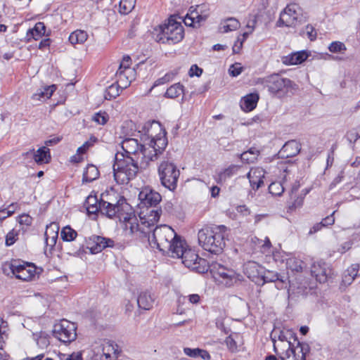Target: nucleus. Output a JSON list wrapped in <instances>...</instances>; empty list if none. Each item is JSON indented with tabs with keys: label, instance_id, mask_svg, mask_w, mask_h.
I'll use <instances>...</instances> for the list:
<instances>
[{
	"label": "nucleus",
	"instance_id": "f257e3e1",
	"mask_svg": "<svg viewBox=\"0 0 360 360\" xmlns=\"http://www.w3.org/2000/svg\"><path fill=\"white\" fill-rule=\"evenodd\" d=\"M227 237L228 229L224 225L205 226L198 233L200 246L205 250L217 255L223 252Z\"/></svg>",
	"mask_w": 360,
	"mask_h": 360
},
{
	"label": "nucleus",
	"instance_id": "f03ea898",
	"mask_svg": "<svg viewBox=\"0 0 360 360\" xmlns=\"http://www.w3.org/2000/svg\"><path fill=\"white\" fill-rule=\"evenodd\" d=\"M182 242L181 237L174 230L167 225L156 226L151 236H148V243L152 248H156L163 254L174 257V250Z\"/></svg>",
	"mask_w": 360,
	"mask_h": 360
},
{
	"label": "nucleus",
	"instance_id": "7ed1b4c3",
	"mask_svg": "<svg viewBox=\"0 0 360 360\" xmlns=\"http://www.w3.org/2000/svg\"><path fill=\"white\" fill-rule=\"evenodd\" d=\"M143 136L141 140L143 142L148 141V145L152 146L162 154L167 146L166 130L158 121H148L142 127Z\"/></svg>",
	"mask_w": 360,
	"mask_h": 360
},
{
	"label": "nucleus",
	"instance_id": "20e7f679",
	"mask_svg": "<svg viewBox=\"0 0 360 360\" xmlns=\"http://www.w3.org/2000/svg\"><path fill=\"white\" fill-rule=\"evenodd\" d=\"M85 205L89 214L101 212L108 217L112 218L123 208V205L127 206V203L123 197L113 204L103 200H98L96 195H89L86 199Z\"/></svg>",
	"mask_w": 360,
	"mask_h": 360
},
{
	"label": "nucleus",
	"instance_id": "39448f33",
	"mask_svg": "<svg viewBox=\"0 0 360 360\" xmlns=\"http://www.w3.org/2000/svg\"><path fill=\"white\" fill-rule=\"evenodd\" d=\"M174 257H181L182 263L188 269L200 274H204L208 271V262L200 257L195 251L186 249L183 240L174 250Z\"/></svg>",
	"mask_w": 360,
	"mask_h": 360
},
{
	"label": "nucleus",
	"instance_id": "423d86ee",
	"mask_svg": "<svg viewBox=\"0 0 360 360\" xmlns=\"http://www.w3.org/2000/svg\"><path fill=\"white\" fill-rule=\"evenodd\" d=\"M184 36V29L176 20L169 18L168 22L160 26V32L155 37L158 42L174 44L181 41Z\"/></svg>",
	"mask_w": 360,
	"mask_h": 360
},
{
	"label": "nucleus",
	"instance_id": "0eeeda50",
	"mask_svg": "<svg viewBox=\"0 0 360 360\" xmlns=\"http://www.w3.org/2000/svg\"><path fill=\"white\" fill-rule=\"evenodd\" d=\"M262 83L273 94H293L298 89V86L288 78H283L278 74L271 75L262 79Z\"/></svg>",
	"mask_w": 360,
	"mask_h": 360
},
{
	"label": "nucleus",
	"instance_id": "6e6552de",
	"mask_svg": "<svg viewBox=\"0 0 360 360\" xmlns=\"http://www.w3.org/2000/svg\"><path fill=\"white\" fill-rule=\"evenodd\" d=\"M161 184L168 190L174 191L177 187L180 171L176 165L169 160H162L158 168Z\"/></svg>",
	"mask_w": 360,
	"mask_h": 360
},
{
	"label": "nucleus",
	"instance_id": "1a4fd4ad",
	"mask_svg": "<svg viewBox=\"0 0 360 360\" xmlns=\"http://www.w3.org/2000/svg\"><path fill=\"white\" fill-rule=\"evenodd\" d=\"M77 327L72 322L62 320L53 326V335L63 343H70L77 338Z\"/></svg>",
	"mask_w": 360,
	"mask_h": 360
},
{
	"label": "nucleus",
	"instance_id": "9d476101",
	"mask_svg": "<svg viewBox=\"0 0 360 360\" xmlns=\"http://www.w3.org/2000/svg\"><path fill=\"white\" fill-rule=\"evenodd\" d=\"M300 7L296 4H290L281 13L276 25L278 27H294L296 25L297 22H302L300 18Z\"/></svg>",
	"mask_w": 360,
	"mask_h": 360
},
{
	"label": "nucleus",
	"instance_id": "9b49d317",
	"mask_svg": "<svg viewBox=\"0 0 360 360\" xmlns=\"http://www.w3.org/2000/svg\"><path fill=\"white\" fill-rule=\"evenodd\" d=\"M8 266L11 273L18 279L29 281L34 276L35 266L30 263L21 264L20 261L13 260Z\"/></svg>",
	"mask_w": 360,
	"mask_h": 360
},
{
	"label": "nucleus",
	"instance_id": "f8f14e48",
	"mask_svg": "<svg viewBox=\"0 0 360 360\" xmlns=\"http://www.w3.org/2000/svg\"><path fill=\"white\" fill-rule=\"evenodd\" d=\"M309 352V346L307 343L297 342V346L285 349L279 355L281 360H306V355Z\"/></svg>",
	"mask_w": 360,
	"mask_h": 360
},
{
	"label": "nucleus",
	"instance_id": "ddd939ff",
	"mask_svg": "<svg viewBox=\"0 0 360 360\" xmlns=\"http://www.w3.org/2000/svg\"><path fill=\"white\" fill-rule=\"evenodd\" d=\"M120 154L117 153L115 157V163L113 165L116 169H122L124 172L128 173L129 176H136L138 171V161L131 156L120 154L122 158H119Z\"/></svg>",
	"mask_w": 360,
	"mask_h": 360
},
{
	"label": "nucleus",
	"instance_id": "4468645a",
	"mask_svg": "<svg viewBox=\"0 0 360 360\" xmlns=\"http://www.w3.org/2000/svg\"><path fill=\"white\" fill-rule=\"evenodd\" d=\"M292 338H295V334L292 330L283 329V330H277L274 329L271 333V339L274 343V351L276 354H278L277 345L276 344V340H279L281 343L279 345L283 349H287L292 345L290 340Z\"/></svg>",
	"mask_w": 360,
	"mask_h": 360
},
{
	"label": "nucleus",
	"instance_id": "2eb2a0df",
	"mask_svg": "<svg viewBox=\"0 0 360 360\" xmlns=\"http://www.w3.org/2000/svg\"><path fill=\"white\" fill-rule=\"evenodd\" d=\"M129 206L128 203L127 206L123 205V208L121 209L119 213H117L115 216H117V217L120 218V220L122 221V228L125 231V233L127 235H132L134 232L139 230V224L138 219L134 213H127L125 215L122 214V211Z\"/></svg>",
	"mask_w": 360,
	"mask_h": 360
},
{
	"label": "nucleus",
	"instance_id": "dca6fc26",
	"mask_svg": "<svg viewBox=\"0 0 360 360\" xmlns=\"http://www.w3.org/2000/svg\"><path fill=\"white\" fill-rule=\"evenodd\" d=\"M86 245L91 253L96 254L101 252L105 248L114 247L115 242L110 238L94 235L86 240Z\"/></svg>",
	"mask_w": 360,
	"mask_h": 360
},
{
	"label": "nucleus",
	"instance_id": "f3484780",
	"mask_svg": "<svg viewBox=\"0 0 360 360\" xmlns=\"http://www.w3.org/2000/svg\"><path fill=\"white\" fill-rule=\"evenodd\" d=\"M161 154L158 153V150L148 145V143L143 142V146L141 148L139 156L141 157V167L146 169L150 165V162H154L158 159Z\"/></svg>",
	"mask_w": 360,
	"mask_h": 360
},
{
	"label": "nucleus",
	"instance_id": "a211bd4d",
	"mask_svg": "<svg viewBox=\"0 0 360 360\" xmlns=\"http://www.w3.org/2000/svg\"><path fill=\"white\" fill-rule=\"evenodd\" d=\"M331 269L325 262L314 263L311 268V274L320 283H324L328 281Z\"/></svg>",
	"mask_w": 360,
	"mask_h": 360
},
{
	"label": "nucleus",
	"instance_id": "6ab92c4d",
	"mask_svg": "<svg viewBox=\"0 0 360 360\" xmlns=\"http://www.w3.org/2000/svg\"><path fill=\"white\" fill-rule=\"evenodd\" d=\"M301 150V144L296 140L287 141L278 151V158L287 159L296 156Z\"/></svg>",
	"mask_w": 360,
	"mask_h": 360
},
{
	"label": "nucleus",
	"instance_id": "aec40b11",
	"mask_svg": "<svg viewBox=\"0 0 360 360\" xmlns=\"http://www.w3.org/2000/svg\"><path fill=\"white\" fill-rule=\"evenodd\" d=\"M276 281H278V283L276 285L278 289L287 288L286 285L285 286H284L285 283V279L284 278V276H281L276 271L264 270L263 269L259 285H263L266 283H273Z\"/></svg>",
	"mask_w": 360,
	"mask_h": 360
},
{
	"label": "nucleus",
	"instance_id": "412c9836",
	"mask_svg": "<svg viewBox=\"0 0 360 360\" xmlns=\"http://www.w3.org/2000/svg\"><path fill=\"white\" fill-rule=\"evenodd\" d=\"M263 268L255 262H248L244 265L245 274L257 285H260Z\"/></svg>",
	"mask_w": 360,
	"mask_h": 360
},
{
	"label": "nucleus",
	"instance_id": "4be33fe9",
	"mask_svg": "<svg viewBox=\"0 0 360 360\" xmlns=\"http://www.w3.org/2000/svg\"><path fill=\"white\" fill-rule=\"evenodd\" d=\"M139 199L141 203L146 207H155L161 201L160 194L153 190L142 191L139 193Z\"/></svg>",
	"mask_w": 360,
	"mask_h": 360
},
{
	"label": "nucleus",
	"instance_id": "5701e85b",
	"mask_svg": "<svg viewBox=\"0 0 360 360\" xmlns=\"http://www.w3.org/2000/svg\"><path fill=\"white\" fill-rule=\"evenodd\" d=\"M143 144L139 143L138 140L133 138H127L125 139L122 142V148L124 152V155L130 156L131 155H134L137 156V159L139 158V153L141 151V148Z\"/></svg>",
	"mask_w": 360,
	"mask_h": 360
},
{
	"label": "nucleus",
	"instance_id": "b1692460",
	"mask_svg": "<svg viewBox=\"0 0 360 360\" xmlns=\"http://www.w3.org/2000/svg\"><path fill=\"white\" fill-rule=\"evenodd\" d=\"M309 54L305 51H301L292 53L288 56H284L282 61L285 65H298L304 62L308 58Z\"/></svg>",
	"mask_w": 360,
	"mask_h": 360
},
{
	"label": "nucleus",
	"instance_id": "393cba45",
	"mask_svg": "<svg viewBox=\"0 0 360 360\" xmlns=\"http://www.w3.org/2000/svg\"><path fill=\"white\" fill-rule=\"evenodd\" d=\"M250 184L254 190H257L264 184V172L262 169L251 170L247 174Z\"/></svg>",
	"mask_w": 360,
	"mask_h": 360
},
{
	"label": "nucleus",
	"instance_id": "a878e982",
	"mask_svg": "<svg viewBox=\"0 0 360 360\" xmlns=\"http://www.w3.org/2000/svg\"><path fill=\"white\" fill-rule=\"evenodd\" d=\"M154 302L155 298L153 295L148 290L141 292L137 298L139 307L145 310L151 309Z\"/></svg>",
	"mask_w": 360,
	"mask_h": 360
},
{
	"label": "nucleus",
	"instance_id": "bb28decb",
	"mask_svg": "<svg viewBox=\"0 0 360 360\" xmlns=\"http://www.w3.org/2000/svg\"><path fill=\"white\" fill-rule=\"evenodd\" d=\"M30 153H33L34 159L37 164L48 163L51 158L50 150L45 146L39 148L36 152L32 149L27 154Z\"/></svg>",
	"mask_w": 360,
	"mask_h": 360
},
{
	"label": "nucleus",
	"instance_id": "cd10ccee",
	"mask_svg": "<svg viewBox=\"0 0 360 360\" xmlns=\"http://www.w3.org/2000/svg\"><path fill=\"white\" fill-rule=\"evenodd\" d=\"M203 5L191 6L188 12V14L197 22L198 27H200L201 22H205L208 16L207 14L203 13Z\"/></svg>",
	"mask_w": 360,
	"mask_h": 360
},
{
	"label": "nucleus",
	"instance_id": "c85d7f7f",
	"mask_svg": "<svg viewBox=\"0 0 360 360\" xmlns=\"http://www.w3.org/2000/svg\"><path fill=\"white\" fill-rule=\"evenodd\" d=\"M259 101V95L257 94H250L243 97L240 106L241 108L246 112L254 110Z\"/></svg>",
	"mask_w": 360,
	"mask_h": 360
},
{
	"label": "nucleus",
	"instance_id": "c756f323",
	"mask_svg": "<svg viewBox=\"0 0 360 360\" xmlns=\"http://www.w3.org/2000/svg\"><path fill=\"white\" fill-rule=\"evenodd\" d=\"M99 171L94 165H88L83 173L82 182L89 183L99 177Z\"/></svg>",
	"mask_w": 360,
	"mask_h": 360
},
{
	"label": "nucleus",
	"instance_id": "7c9ffc66",
	"mask_svg": "<svg viewBox=\"0 0 360 360\" xmlns=\"http://www.w3.org/2000/svg\"><path fill=\"white\" fill-rule=\"evenodd\" d=\"M46 26L44 22H38L35 24L32 29L29 30L27 36L33 38L35 40H38L40 37L45 34Z\"/></svg>",
	"mask_w": 360,
	"mask_h": 360
},
{
	"label": "nucleus",
	"instance_id": "2f4dec72",
	"mask_svg": "<svg viewBox=\"0 0 360 360\" xmlns=\"http://www.w3.org/2000/svg\"><path fill=\"white\" fill-rule=\"evenodd\" d=\"M56 89V86L54 84L45 86L42 89H39L37 93L34 94L32 98L34 101H40L41 98L48 99L52 96Z\"/></svg>",
	"mask_w": 360,
	"mask_h": 360
},
{
	"label": "nucleus",
	"instance_id": "473e14b6",
	"mask_svg": "<svg viewBox=\"0 0 360 360\" xmlns=\"http://www.w3.org/2000/svg\"><path fill=\"white\" fill-rule=\"evenodd\" d=\"M184 86L178 82L170 86L165 94V97L169 98H176L180 95H184Z\"/></svg>",
	"mask_w": 360,
	"mask_h": 360
},
{
	"label": "nucleus",
	"instance_id": "72a5a7b5",
	"mask_svg": "<svg viewBox=\"0 0 360 360\" xmlns=\"http://www.w3.org/2000/svg\"><path fill=\"white\" fill-rule=\"evenodd\" d=\"M240 27L239 21L234 18H229L224 20L222 25L219 27L220 32L226 33L231 31L236 30Z\"/></svg>",
	"mask_w": 360,
	"mask_h": 360
},
{
	"label": "nucleus",
	"instance_id": "f704fd0d",
	"mask_svg": "<svg viewBox=\"0 0 360 360\" xmlns=\"http://www.w3.org/2000/svg\"><path fill=\"white\" fill-rule=\"evenodd\" d=\"M88 34L85 31L77 30L72 32L69 41L72 44H82L86 41Z\"/></svg>",
	"mask_w": 360,
	"mask_h": 360
},
{
	"label": "nucleus",
	"instance_id": "c9c22d12",
	"mask_svg": "<svg viewBox=\"0 0 360 360\" xmlns=\"http://www.w3.org/2000/svg\"><path fill=\"white\" fill-rule=\"evenodd\" d=\"M113 174L116 182L119 184H127L135 176H129L128 173L124 172L122 169H116L113 166Z\"/></svg>",
	"mask_w": 360,
	"mask_h": 360
},
{
	"label": "nucleus",
	"instance_id": "e433bc0d",
	"mask_svg": "<svg viewBox=\"0 0 360 360\" xmlns=\"http://www.w3.org/2000/svg\"><path fill=\"white\" fill-rule=\"evenodd\" d=\"M304 264L303 261L296 257H290L286 260V266L292 271H302Z\"/></svg>",
	"mask_w": 360,
	"mask_h": 360
},
{
	"label": "nucleus",
	"instance_id": "4c0bfd02",
	"mask_svg": "<svg viewBox=\"0 0 360 360\" xmlns=\"http://www.w3.org/2000/svg\"><path fill=\"white\" fill-rule=\"evenodd\" d=\"M239 166L231 165L228 168L221 172L218 175V183L225 181L228 178L232 176L238 170Z\"/></svg>",
	"mask_w": 360,
	"mask_h": 360
},
{
	"label": "nucleus",
	"instance_id": "58836bf2",
	"mask_svg": "<svg viewBox=\"0 0 360 360\" xmlns=\"http://www.w3.org/2000/svg\"><path fill=\"white\" fill-rule=\"evenodd\" d=\"M60 236L63 240L70 242L74 240L77 238V233L70 226H66L64 228H63L60 232Z\"/></svg>",
	"mask_w": 360,
	"mask_h": 360
},
{
	"label": "nucleus",
	"instance_id": "ea45409f",
	"mask_svg": "<svg viewBox=\"0 0 360 360\" xmlns=\"http://www.w3.org/2000/svg\"><path fill=\"white\" fill-rule=\"evenodd\" d=\"M179 71L177 69L166 73L162 77L158 79L155 82L153 87L162 85L170 82L176 77V75H177Z\"/></svg>",
	"mask_w": 360,
	"mask_h": 360
},
{
	"label": "nucleus",
	"instance_id": "a19ab883",
	"mask_svg": "<svg viewBox=\"0 0 360 360\" xmlns=\"http://www.w3.org/2000/svg\"><path fill=\"white\" fill-rule=\"evenodd\" d=\"M8 330L7 322L0 318V349H3V345L8 338Z\"/></svg>",
	"mask_w": 360,
	"mask_h": 360
},
{
	"label": "nucleus",
	"instance_id": "79ce46f5",
	"mask_svg": "<svg viewBox=\"0 0 360 360\" xmlns=\"http://www.w3.org/2000/svg\"><path fill=\"white\" fill-rule=\"evenodd\" d=\"M226 269L224 266L217 262H212L211 264L208 263V270L210 271L214 276H220L221 273L225 271Z\"/></svg>",
	"mask_w": 360,
	"mask_h": 360
},
{
	"label": "nucleus",
	"instance_id": "37998d69",
	"mask_svg": "<svg viewBox=\"0 0 360 360\" xmlns=\"http://www.w3.org/2000/svg\"><path fill=\"white\" fill-rule=\"evenodd\" d=\"M284 186L281 181L272 182L269 186V191L274 195H281L284 192Z\"/></svg>",
	"mask_w": 360,
	"mask_h": 360
},
{
	"label": "nucleus",
	"instance_id": "c03bdc74",
	"mask_svg": "<svg viewBox=\"0 0 360 360\" xmlns=\"http://www.w3.org/2000/svg\"><path fill=\"white\" fill-rule=\"evenodd\" d=\"M134 7V1L121 0L120 1V12L122 14H128Z\"/></svg>",
	"mask_w": 360,
	"mask_h": 360
},
{
	"label": "nucleus",
	"instance_id": "a18cd8bd",
	"mask_svg": "<svg viewBox=\"0 0 360 360\" xmlns=\"http://www.w3.org/2000/svg\"><path fill=\"white\" fill-rule=\"evenodd\" d=\"M328 50L332 53H342L347 50V48L344 43L337 41L329 45Z\"/></svg>",
	"mask_w": 360,
	"mask_h": 360
},
{
	"label": "nucleus",
	"instance_id": "49530a36",
	"mask_svg": "<svg viewBox=\"0 0 360 360\" xmlns=\"http://www.w3.org/2000/svg\"><path fill=\"white\" fill-rule=\"evenodd\" d=\"M59 225L56 222H52L46 226L44 236H58Z\"/></svg>",
	"mask_w": 360,
	"mask_h": 360
},
{
	"label": "nucleus",
	"instance_id": "de8ad7c7",
	"mask_svg": "<svg viewBox=\"0 0 360 360\" xmlns=\"http://www.w3.org/2000/svg\"><path fill=\"white\" fill-rule=\"evenodd\" d=\"M118 95V86L115 84H112L106 89L105 92V98L110 100L116 98Z\"/></svg>",
	"mask_w": 360,
	"mask_h": 360
},
{
	"label": "nucleus",
	"instance_id": "09e8293b",
	"mask_svg": "<svg viewBox=\"0 0 360 360\" xmlns=\"http://www.w3.org/2000/svg\"><path fill=\"white\" fill-rule=\"evenodd\" d=\"M16 206V202H13L8 206L7 208H2L0 210V222L11 216L14 212L15 210H10L11 207Z\"/></svg>",
	"mask_w": 360,
	"mask_h": 360
},
{
	"label": "nucleus",
	"instance_id": "8fccbe9b",
	"mask_svg": "<svg viewBox=\"0 0 360 360\" xmlns=\"http://www.w3.org/2000/svg\"><path fill=\"white\" fill-rule=\"evenodd\" d=\"M97 141V139L95 136H92L90 139V141H87L84 143L82 146L77 148V153L79 154H84L86 152V150L93 146V143Z\"/></svg>",
	"mask_w": 360,
	"mask_h": 360
},
{
	"label": "nucleus",
	"instance_id": "3c124183",
	"mask_svg": "<svg viewBox=\"0 0 360 360\" xmlns=\"http://www.w3.org/2000/svg\"><path fill=\"white\" fill-rule=\"evenodd\" d=\"M236 273L231 269H226L225 271L221 273V276H219L224 280H227L226 284H230L233 278H235Z\"/></svg>",
	"mask_w": 360,
	"mask_h": 360
},
{
	"label": "nucleus",
	"instance_id": "603ef678",
	"mask_svg": "<svg viewBox=\"0 0 360 360\" xmlns=\"http://www.w3.org/2000/svg\"><path fill=\"white\" fill-rule=\"evenodd\" d=\"M108 120V116L105 112H97L93 117V120L99 124H105Z\"/></svg>",
	"mask_w": 360,
	"mask_h": 360
},
{
	"label": "nucleus",
	"instance_id": "864d4df0",
	"mask_svg": "<svg viewBox=\"0 0 360 360\" xmlns=\"http://www.w3.org/2000/svg\"><path fill=\"white\" fill-rule=\"evenodd\" d=\"M17 237L18 233L15 232L13 229L9 231L6 236V245H12L15 242Z\"/></svg>",
	"mask_w": 360,
	"mask_h": 360
},
{
	"label": "nucleus",
	"instance_id": "5fc2aeb1",
	"mask_svg": "<svg viewBox=\"0 0 360 360\" xmlns=\"http://www.w3.org/2000/svg\"><path fill=\"white\" fill-rule=\"evenodd\" d=\"M225 343L228 347V349L232 352H236L237 351V344L236 340L233 338L232 335L228 336L225 340Z\"/></svg>",
	"mask_w": 360,
	"mask_h": 360
},
{
	"label": "nucleus",
	"instance_id": "6e6d98bb",
	"mask_svg": "<svg viewBox=\"0 0 360 360\" xmlns=\"http://www.w3.org/2000/svg\"><path fill=\"white\" fill-rule=\"evenodd\" d=\"M304 32H306L308 38L311 41H314L316 39L317 34L314 27H312L311 25H307L306 26L305 31Z\"/></svg>",
	"mask_w": 360,
	"mask_h": 360
},
{
	"label": "nucleus",
	"instance_id": "4d7b16f0",
	"mask_svg": "<svg viewBox=\"0 0 360 360\" xmlns=\"http://www.w3.org/2000/svg\"><path fill=\"white\" fill-rule=\"evenodd\" d=\"M336 212H337V210L333 211L331 214L327 216L326 217H325L324 219H322V221H321V224H323V227H327L328 226H331L335 223L334 214Z\"/></svg>",
	"mask_w": 360,
	"mask_h": 360
},
{
	"label": "nucleus",
	"instance_id": "13d9d810",
	"mask_svg": "<svg viewBox=\"0 0 360 360\" xmlns=\"http://www.w3.org/2000/svg\"><path fill=\"white\" fill-rule=\"evenodd\" d=\"M200 351V349H199V348L191 349L189 347H185L184 349V353L187 356H188L190 357H193V358H198Z\"/></svg>",
	"mask_w": 360,
	"mask_h": 360
},
{
	"label": "nucleus",
	"instance_id": "bf43d9fd",
	"mask_svg": "<svg viewBox=\"0 0 360 360\" xmlns=\"http://www.w3.org/2000/svg\"><path fill=\"white\" fill-rule=\"evenodd\" d=\"M18 222L21 225L30 226L32 222V218L28 214H22L19 217Z\"/></svg>",
	"mask_w": 360,
	"mask_h": 360
},
{
	"label": "nucleus",
	"instance_id": "052dcab7",
	"mask_svg": "<svg viewBox=\"0 0 360 360\" xmlns=\"http://www.w3.org/2000/svg\"><path fill=\"white\" fill-rule=\"evenodd\" d=\"M131 58L129 56H124L122 63L120 64V68L117 72V74L122 75L123 71L122 68L127 69L129 68Z\"/></svg>",
	"mask_w": 360,
	"mask_h": 360
},
{
	"label": "nucleus",
	"instance_id": "680f3d73",
	"mask_svg": "<svg viewBox=\"0 0 360 360\" xmlns=\"http://www.w3.org/2000/svg\"><path fill=\"white\" fill-rule=\"evenodd\" d=\"M202 69L200 68L197 65H191L188 72L190 77H200L202 75Z\"/></svg>",
	"mask_w": 360,
	"mask_h": 360
},
{
	"label": "nucleus",
	"instance_id": "e2e57ef3",
	"mask_svg": "<svg viewBox=\"0 0 360 360\" xmlns=\"http://www.w3.org/2000/svg\"><path fill=\"white\" fill-rule=\"evenodd\" d=\"M359 265L358 264H353L349 266L345 272L348 274H351L353 278H356L358 276Z\"/></svg>",
	"mask_w": 360,
	"mask_h": 360
},
{
	"label": "nucleus",
	"instance_id": "0e129e2a",
	"mask_svg": "<svg viewBox=\"0 0 360 360\" xmlns=\"http://www.w3.org/2000/svg\"><path fill=\"white\" fill-rule=\"evenodd\" d=\"M241 72L242 68L239 66V64L232 65L229 70V72L232 77H237Z\"/></svg>",
	"mask_w": 360,
	"mask_h": 360
},
{
	"label": "nucleus",
	"instance_id": "69168bd1",
	"mask_svg": "<svg viewBox=\"0 0 360 360\" xmlns=\"http://www.w3.org/2000/svg\"><path fill=\"white\" fill-rule=\"evenodd\" d=\"M57 239L58 236H45V243L46 246H49L50 248L52 249L56 244Z\"/></svg>",
	"mask_w": 360,
	"mask_h": 360
},
{
	"label": "nucleus",
	"instance_id": "338daca9",
	"mask_svg": "<svg viewBox=\"0 0 360 360\" xmlns=\"http://www.w3.org/2000/svg\"><path fill=\"white\" fill-rule=\"evenodd\" d=\"M63 356L65 358L64 360H83L81 352H73L68 356H66L65 354H63Z\"/></svg>",
	"mask_w": 360,
	"mask_h": 360
},
{
	"label": "nucleus",
	"instance_id": "774afa93",
	"mask_svg": "<svg viewBox=\"0 0 360 360\" xmlns=\"http://www.w3.org/2000/svg\"><path fill=\"white\" fill-rule=\"evenodd\" d=\"M240 158L243 162H246V163L253 162L255 160V156H251L246 151L243 152L242 154H240Z\"/></svg>",
	"mask_w": 360,
	"mask_h": 360
}]
</instances>
